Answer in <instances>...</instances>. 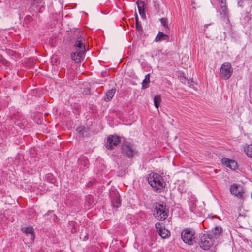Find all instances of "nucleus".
Instances as JSON below:
<instances>
[{
  "label": "nucleus",
  "instance_id": "obj_1",
  "mask_svg": "<svg viewBox=\"0 0 252 252\" xmlns=\"http://www.w3.org/2000/svg\"><path fill=\"white\" fill-rule=\"evenodd\" d=\"M78 34L79 36L73 39L72 43L75 52L71 54L72 59L76 63L81 62L86 53V40L81 36L80 33Z\"/></svg>",
  "mask_w": 252,
  "mask_h": 252
},
{
  "label": "nucleus",
  "instance_id": "obj_2",
  "mask_svg": "<svg viewBox=\"0 0 252 252\" xmlns=\"http://www.w3.org/2000/svg\"><path fill=\"white\" fill-rule=\"evenodd\" d=\"M147 181L156 191L161 192L164 187L162 177L156 173L152 172L149 174Z\"/></svg>",
  "mask_w": 252,
  "mask_h": 252
},
{
  "label": "nucleus",
  "instance_id": "obj_3",
  "mask_svg": "<svg viewBox=\"0 0 252 252\" xmlns=\"http://www.w3.org/2000/svg\"><path fill=\"white\" fill-rule=\"evenodd\" d=\"M121 152L128 158H132L138 154L134 144L128 141H125L122 143Z\"/></svg>",
  "mask_w": 252,
  "mask_h": 252
},
{
  "label": "nucleus",
  "instance_id": "obj_4",
  "mask_svg": "<svg viewBox=\"0 0 252 252\" xmlns=\"http://www.w3.org/2000/svg\"><path fill=\"white\" fill-rule=\"evenodd\" d=\"M168 212L165 204L156 203L153 215L157 220H162L167 218Z\"/></svg>",
  "mask_w": 252,
  "mask_h": 252
},
{
  "label": "nucleus",
  "instance_id": "obj_5",
  "mask_svg": "<svg viewBox=\"0 0 252 252\" xmlns=\"http://www.w3.org/2000/svg\"><path fill=\"white\" fill-rule=\"evenodd\" d=\"M181 238L185 243L192 245L195 239V232L190 228H186L182 231Z\"/></svg>",
  "mask_w": 252,
  "mask_h": 252
},
{
  "label": "nucleus",
  "instance_id": "obj_6",
  "mask_svg": "<svg viewBox=\"0 0 252 252\" xmlns=\"http://www.w3.org/2000/svg\"><path fill=\"white\" fill-rule=\"evenodd\" d=\"M121 142L120 137L116 135H111L107 137L105 141V146L108 150H113L117 147Z\"/></svg>",
  "mask_w": 252,
  "mask_h": 252
},
{
  "label": "nucleus",
  "instance_id": "obj_7",
  "mask_svg": "<svg viewBox=\"0 0 252 252\" xmlns=\"http://www.w3.org/2000/svg\"><path fill=\"white\" fill-rule=\"evenodd\" d=\"M233 73V68L229 63H224L220 68V76L225 80L228 79Z\"/></svg>",
  "mask_w": 252,
  "mask_h": 252
},
{
  "label": "nucleus",
  "instance_id": "obj_8",
  "mask_svg": "<svg viewBox=\"0 0 252 252\" xmlns=\"http://www.w3.org/2000/svg\"><path fill=\"white\" fill-rule=\"evenodd\" d=\"M23 233L25 234L24 237L25 243L30 244L33 242L35 239L34 229L32 227H25L21 229Z\"/></svg>",
  "mask_w": 252,
  "mask_h": 252
},
{
  "label": "nucleus",
  "instance_id": "obj_9",
  "mask_svg": "<svg viewBox=\"0 0 252 252\" xmlns=\"http://www.w3.org/2000/svg\"><path fill=\"white\" fill-rule=\"evenodd\" d=\"M230 192L239 198L242 199L245 196V189L241 185L233 184L230 188Z\"/></svg>",
  "mask_w": 252,
  "mask_h": 252
},
{
  "label": "nucleus",
  "instance_id": "obj_10",
  "mask_svg": "<svg viewBox=\"0 0 252 252\" xmlns=\"http://www.w3.org/2000/svg\"><path fill=\"white\" fill-rule=\"evenodd\" d=\"M219 8L218 12L222 18H227L228 15V10L226 5L225 0H217Z\"/></svg>",
  "mask_w": 252,
  "mask_h": 252
},
{
  "label": "nucleus",
  "instance_id": "obj_11",
  "mask_svg": "<svg viewBox=\"0 0 252 252\" xmlns=\"http://www.w3.org/2000/svg\"><path fill=\"white\" fill-rule=\"evenodd\" d=\"M222 232V228L220 227L217 226L215 227V228L211 231V233L207 234V237L209 238L211 241H208L207 243L208 245L206 244V249H208V247H210L211 245L213 244V239L216 236L219 235Z\"/></svg>",
  "mask_w": 252,
  "mask_h": 252
},
{
  "label": "nucleus",
  "instance_id": "obj_12",
  "mask_svg": "<svg viewBox=\"0 0 252 252\" xmlns=\"http://www.w3.org/2000/svg\"><path fill=\"white\" fill-rule=\"evenodd\" d=\"M221 162L223 165L232 170H235L237 168V163L233 160L224 158L221 159Z\"/></svg>",
  "mask_w": 252,
  "mask_h": 252
},
{
  "label": "nucleus",
  "instance_id": "obj_13",
  "mask_svg": "<svg viewBox=\"0 0 252 252\" xmlns=\"http://www.w3.org/2000/svg\"><path fill=\"white\" fill-rule=\"evenodd\" d=\"M138 6V11L142 18H146V14L145 10V4L144 1L138 0L136 2Z\"/></svg>",
  "mask_w": 252,
  "mask_h": 252
},
{
  "label": "nucleus",
  "instance_id": "obj_14",
  "mask_svg": "<svg viewBox=\"0 0 252 252\" xmlns=\"http://www.w3.org/2000/svg\"><path fill=\"white\" fill-rule=\"evenodd\" d=\"M169 37L168 35L163 33L161 32H159L158 34L156 36L155 41L156 42H161L162 40L169 41Z\"/></svg>",
  "mask_w": 252,
  "mask_h": 252
},
{
  "label": "nucleus",
  "instance_id": "obj_15",
  "mask_svg": "<svg viewBox=\"0 0 252 252\" xmlns=\"http://www.w3.org/2000/svg\"><path fill=\"white\" fill-rule=\"evenodd\" d=\"M43 4L42 0H33L32 5L33 7H35L39 12H41V9L44 6Z\"/></svg>",
  "mask_w": 252,
  "mask_h": 252
},
{
  "label": "nucleus",
  "instance_id": "obj_16",
  "mask_svg": "<svg viewBox=\"0 0 252 252\" xmlns=\"http://www.w3.org/2000/svg\"><path fill=\"white\" fill-rule=\"evenodd\" d=\"M116 92V89H111L109 90H108L106 93L105 97L104 98V100L106 101H110L114 96V95L115 94Z\"/></svg>",
  "mask_w": 252,
  "mask_h": 252
},
{
  "label": "nucleus",
  "instance_id": "obj_17",
  "mask_svg": "<svg viewBox=\"0 0 252 252\" xmlns=\"http://www.w3.org/2000/svg\"><path fill=\"white\" fill-rule=\"evenodd\" d=\"M112 204L114 207L118 208L121 205V200L119 195L116 193L115 195L112 198Z\"/></svg>",
  "mask_w": 252,
  "mask_h": 252
},
{
  "label": "nucleus",
  "instance_id": "obj_18",
  "mask_svg": "<svg viewBox=\"0 0 252 252\" xmlns=\"http://www.w3.org/2000/svg\"><path fill=\"white\" fill-rule=\"evenodd\" d=\"M68 227L72 233H75L77 231V223L74 221H70L68 223Z\"/></svg>",
  "mask_w": 252,
  "mask_h": 252
},
{
  "label": "nucleus",
  "instance_id": "obj_19",
  "mask_svg": "<svg viewBox=\"0 0 252 252\" xmlns=\"http://www.w3.org/2000/svg\"><path fill=\"white\" fill-rule=\"evenodd\" d=\"M159 235L163 238L168 237L170 235V232L164 228H163L161 230H159Z\"/></svg>",
  "mask_w": 252,
  "mask_h": 252
},
{
  "label": "nucleus",
  "instance_id": "obj_20",
  "mask_svg": "<svg viewBox=\"0 0 252 252\" xmlns=\"http://www.w3.org/2000/svg\"><path fill=\"white\" fill-rule=\"evenodd\" d=\"M244 152L248 157L252 158V144L245 147Z\"/></svg>",
  "mask_w": 252,
  "mask_h": 252
},
{
  "label": "nucleus",
  "instance_id": "obj_21",
  "mask_svg": "<svg viewBox=\"0 0 252 252\" xmlns=\"http://www.w3.org/2000/svg\"><path fill=\"white\" fill-rule=\"evenodd\" d=\"M161 102V96L159 95H156L154 98V105L157 109H158V107L160 102Z\"/></svg>",
  "mask_w": 252,
  "mask_h": 252
},
{
  "label": "nucleus",
  "instance_id": "obj_22",
  "mask_svg": "<svg viewBox=\"0 0 252 252\" xmlns=\"http://www.w3.org/2000/svg\"><path fill=\"white\" fill-rule=\"evenodd\" d=\"M160 21L161 25L164 27L166 32L169 31V28L167 24V19L166 18H162L160 19Z\"/></svg>",
  "mask_w": 252,
  "mask_h": 252
},
{
  "label": "nucleus",
  "instance_id": "obj_23",
  "mask_svg": "<svg viewBox=\"0 0 252 252\" xmlns=\"http://www.w3.org/2000/svg\"><path fill=\"white\" fill-rule=\"evenodd\" d=\"M150 81V75L149 74H147L145 76V78L143 81L142 82V88H146L148 87V84H149Z\"/></svg>",
  "mask_w": 252,
  "mask_h": 252
},
{
  "label": "nucleus",
  "instance_id": "obj_24",
  "mask_svg": "<svg viewBox=\"0 0 252 252\" xmlns=\"http://www.w3.org/2000/svg\"><path fill=\"white\" fill-rule=\"evenodd\" d=\"M79 161V162L81 165H82L84 166L88 167V165L89 164V161L86 157H83L80 158Z\"/></svg>",
  "mask_w": 252,
  "mask_h": 252
},
{
  "label": "nucleus",
  "instance_id": "obj_25",
  "mask_svg": "<svg viewBox=\"0 0 252 252\" xmlns=\"http://www.w3.org/2000/svg\"><path fill=\"white\" fill-rule=\"evenodd\" d=\"M94 202L93 197L91 195H88L86 197V203L88 206L91 205Z\"/></svg>",
  "mask_w": 252,
  "mask_h": 252
},
{
  "label": "nucleus",
  "instance_id": "obj_26",
  "mask_svg": "<svg viewBox=\"0 0 252 252\" xmlns=\"http://www.w3.org/2000/svg\"><path fill=\"white\" fill-rule=\"evenodd\" d=\"M86 128L84 126H81L77 128V132L83 135L84 133V132L85 131Z\"/></svg>",
  "mask_w": 252,
  "mask_h": 252
},
{
  "label": "nucleus",
  "instance_id": "obj_27",
  "mask_svg": "<svg viewBox=\"0 0 252 252\" xmlns=\"http://www.w3.org/2000/svg\"><path fill=\"white\" fill-rule=\"evenodd\" d=\"M155 227L158 230V232H159V230H161L163 228L160 223L158 222L156 223Z\"/></svg>",
  "mask_w": 252,
  "mask_h": 252
},
{
  "label": "nucleus",
  "instance_id": "obj_28",
  "mask_svg": "<svg viewBox=\"0 0 252 252\" xmlns=\"http://www.w3.org/2000/svg\"><path fill=\"white\" fill-rule=\"evenodd\" d=\"M136 28L139 31H141L142 30V27L139 22L136 23Z\"/></svg>",
  "mask_w": 252,
  "mask_h": 252
},
{
  "label": "nucleus",
  "instance_id": "obj_29",
  "mask_svg": "<svg viewBox=\"0 0 252 252\" xmlns=\"http://www.w3.org/2000/svg\"><path fill=\"white\" fill-rule=\"evenodd\" d=\"M180 80L181 81V82L184 84H185L186 83V81H187V80L184 76H181L180 77Z\"/></svg>",
  "mask_w": 252,
  "mask_h": 252
},
{
  "label": "nucleus",
  "instance_id": "obj_30",
  "mask_svg": "<svg viewBox=\"0 0 252 252\" xmlns=\"http://www.w3.org/2000/svg\"><path fill=\"white\" fill-rule=\"evenodd\" d=\"M200 247L203 249V250H205V242H203L202 240H201V241L200 243Z\"/></svg>",
  "mask_w": 252,
  "mask_h": 252
},
{
  "label": "nucleus",
  "instance_id": "obj_31",
  "mask_svg": "<svg viewBox=\"0 0 252 252\" xmlns=\"http://www.w3.org/2000/svg\"><path fill=\"white\" fill-rule=\"evenodd\" d=\"M208 218H211V219H215L217 220H219V218L215 215L214 216H208Z\"/></svg>",
  "mask_w": 252,
  "mask_h": 252
},
{
  "label": "nucleus",
  "instance_id": "obj_32",
  "mask_svg": "<svg viewBox=\"0 0 252 252\" xmlns=\"http://www.w3.org/2000/svg\"><path fill=\"white\" fill-rule=\"evenodd\" d=\"M9 64H10V63H9L8 62L6 61V63H5L6 65H7V66H9Z\"/></svg>",
  "mask_w": 252,
  "mask_h": 252
},
{
  "label": "nucleus",
  "instance_id": "obj_33",
  "mask_svg": "<svg viewBox=\"0 0 252 252\" xmlns=\"http://www.w3.org/2000/svg\"><path fill=\"white\" fill-rule=\"evenodd\" d=\"M136 22H138V17H137V15H136Z\"/></svg>",
  "mask_w": 252,
  "mask_h": 252
},
{
  "label": "nucleus",
  "instance_id": "obj_34",
  "mask_svg": "<svg viewBox=\"0 0 252 252\" xmlns=\"http://www.w3.org/2000/svg\"><path fill=\"white\" fill-rule=\"evenodd\" d=\"M86 238V239H88V236H85V238Z\"/></svg>",
  "mask_w": 252,
  "mask_h": 252
}]
</instances>
